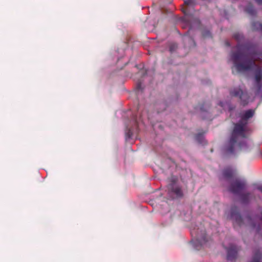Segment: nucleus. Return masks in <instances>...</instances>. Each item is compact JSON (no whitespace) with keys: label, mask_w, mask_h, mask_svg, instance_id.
<instances>
[{"label":"nucleus","mask_w":262,"mask_h":262,"mask_svg":"<svg viewBox=\"0 0 262 262\" xmlns=\"http://www.w3.org/2000/svg\"><path fill=\"white\" fill-rule=\"evenodd\" d=\"M233 38L238 42L236 45L238 51L232 52L231 55L234 67L238 73L250 71L253 68H255L254 73V78L256 93L258 94L262 89V68L256 64V61L257 60L256 57L257 55L262 57V53L258 54L256 51L252 50L249 53V55L251 58L250 59H245L242 62H239L244 57L243 53L239 51L243 48L242 46L239 44V42L243 40L244 36L242 33L237 32L233 34Z\"/></svg>","instance_id":"1"},{"label":"nucleus","mask_w":262,"mask_h":262,"mask_svg":"<svg viewBox=\"0 0 262 262\" xmlns=\"http://www.w3.org/2000/svg\"><path fill=\"white\" fill-rule=\"evenodd\" d=\"M255 114V110L252 109L245 111L241 116L242 120L238 123L234 124V127L229 140L224 145V151L227 154H232L234 152L235 147L239 138H245L246 127L247 120L252 118Z\"/></svg>","instance_id":"2"},{"label":"nucleus","mask_w":262,"mask_h":262,"mask_svg":"<svg viewBox=\"0 0 262 262\" xmlns=\"http://www.w3.org/2000/svg\"><path fill=\"white\" fill-rule=\"evenodd\" d=\"M247 184L245 180L236 179L230 184L228 189L229 192L239 195L246 188Z\"/></svg>","instance_id":"3"},{"label":"nucleus","mask_w":262,"mask_h":262,"mask_svg":"<svg viewBox=\"0 0 262 262\" xmlns=\"http://www.w3.org/2000/svg\"><path fill=\"white\" fill-rule=\"evenodd\" d=\"M230 95L232 97H238L242 105L245 106L248 103L249 96L248 93L243 91L240 88H234L230 89Z\"/></svg>","instance_id":"4"},{"label":"nucleus","mask_w":262,"mask_h":262,"mask_svg":"<svg viewBox=\"0 0 262 262\" xmlns=\"http://www.w3.org/2000/svg\"><path fill=\"white\" fill-rule=\"evenodd\" d=\"M195 234V236L196 237V240L192 241L194 248L196 250H199L201 249L203 246L206 243L207 241L206 232L205 231H204L202 232L201 234H200L198 229L196 231L194 230L191 231V234Z\"/></svg>","instance_id":"5"},{"label":"nucleus","mask_w":262,"mask_h":262,"mask_svg":"<svg viewBox=\"0 0 262 262\" xmlns=\"http://www.w3.org/2000/svg\"><path fill=\"white\" fill-rule=\"evenodd\" d=\"M176 178H172L171 183L168 185V192L174 194L176 198H182L183 196L182 188L176 184Z\"/></svg>","instance_id":"6"},{"label":"nucleus","mask_w":262,"mask_h":262,"mask_svg":"<svg viewBox=\"0 0 262 262\" xmlns=\"http://www.w3.org/2000/svg\"><path fill=\"white\" fill-rule=\"evenodd\" d=\"M239 248L235 245H231L227 249V259L231 262H234L236 257Z\"/></svg>","instance_id":"7"},{"label":"nucleus","mask_w":262,"mask_h":262,"mask_svg":"<svg viewBox=\"0 0 262 262\" xmlns=\"http://www.w3.org/2000/svg\"><path fill=\"white\" fill-rule=\"evenodd\" d=\"M231 216L233 220L239 225L243 224V219L239 214L238 208L236 206H233L231 208Z\"/></svg>","instance_id":"8"},{"label":"nucleus","mask_w":262,"mask_h":262,"mask_svg":"<svg viewBox=\"0 0 262 262\" xmlns=\"http://www.w3.org/2000/svg\"><path fill=\"white\" fill-rule=\"evenodd\" d=\"M248 262H262V251L260 249L254 250L252 259Z\"/></svg>","instance_id":"9"},{"label":"nucleus","mask_w":262,"mask_h":262,"mask_svg":"<svg viewBox=\"0 0 262 262\" xmlns=\"http://www.w3.org/2000/svg\"><path fill=\"white\" fill-rule=\"evenodd\" d=\"M239 195L240 196L241 202L243 204H248L252 198V194L250 192L241 193Z\"/></svg>","instance_id":"10"},{"label":"nucleus","mask_w":262,"mask_h":262,"mask_svg":"<svg viewBox=\"0 0 262 262\" xmlns=\"http://www.w3.org/2000/svg\"><path fill=\"white\" fill-rule=\"evenodd\" d=\"M235 171L231 167H227L223 171V176L226 179H230L234 176Z\"/></svg>","instance_id":"11"},{"label":"nucleus","mask_w":262,"mask_h":262,"mask_svg":"<svg viewBox=\"0 0 262 262\" xmlns=\"http://www.w3.org/2000/svg\"><path fill=\"white\" fill-rule=\"evenodd\" d=\"M245 11L251 16H255L256 14V11L251 3H249L246 6L245 9Z\"/></svg>","instance_id":"12"},{"label":"nucleus","mask_w":262,"mask_h":262,"mask_svg":"<svg viewBox=\"0 0 262 262\" xmlns=\"http://www.w3.org/2000/svg\"><path fill=\"white\" fill-rule=\"evenodd\" d=\"M183 12L185 14V21L186 22L187 25H188L189 26H191V20L192 18H193V16L188 13L187 8L183 10Z\"/></svg>","instance_id":"13"},{"label":"nucleus","mask_w":262,"mask_h":262,"mask_svg":"<svg viewBox=\"0 0 262 262\" xmlns=\"http://www.w3.org/2000/svg\"><path fill=\"white\" fill-rule=\"evenodd\" d=\"M252 29L253 31H262V24L258 21H254L252 23Z\"/></svg>","instance_id":"14"},{"label":"nucleus","mask_w":262,"mask_h":262,"mask_svg":"<svg viewBox=\"0 0 262 262\" xmlns=\"http://www.w3.org/2000/svg\"><path fill=\"white\" fill-rule=\"evenodd\" d=\"M195 140L201 144H204V137L202 134H198L195 137Z\"/></svg>","instance_id":"15"},{"label":"nucleus","mask_w":262,"mask_h":262,"mask_svg":"<svg viewBox=\"0 0 262 262\" xmlns=\"http://www.w3.org/2000/svg\"><path fill=\"white\" fill-rule=\"evenodd\" d=\"M184 4L187 6H192L195 5L194 0H184Z\"/></svg>","instance_id":"16"},{"label":"nucleus","mask_w":262,"mask_h":262,"mask_svg":"<svg viewBox=\"0 0 262 262\" xmlns=\"http://www.w3.org/2000/svg\"><path fill=\"white\" fill-rule=\"evenodd\" d=\"M202 35L204 38L211 37V33L209 31H204Z\"/></svg>","instance_id":"17"},{"label":"nucleus","mask_w":262,"mask_h":262,"mask_svg":"<svg viewBox=\"0 0 262 262\" xmlns=\"http://www.w3.org/2000/svg\"><path fill=\"white\" fill-rule=\"evenodd\" d=\"M126 136L127 138H130L132 136V132L129 129L127 132L126 133Z\"/></svg>","instance_id":"18"},{"label":"nucleus","mask_w":262,"mask_h":262,"mask_svg":"<svg viewBox=\"0 0 262 262\" xmlns=\"http://www.w3.org/2000/svg\"><path fill=\"white\" fill-rule=\"evenodd\" d=\"M177 45L175 44L171 45L169 48V50L170 52H173L174 51L175 49L177 48Z\"/></svg>","instance_id":"19"},{"label":"nucleus","mask_w":262,"mask_h":262,"mask_svg":"<svg viewBox=\"0 0 262 262\" xmlns=\"http://www.w3.org/2000/svg\"><path fill=\"white\" fill-rule=\"evenodd\" d=\"M247 50H250L251 49H253L254 48L253 45H246L245 47Z\"/></svg>","instance_id":"20"},{"label":"nucleus","mask_w":262,"mask_h":262,"mask_svg":"<svg viewBox=\"0 0 262 262\" xmlns=\"http://www.w3.org/2000/svg\"><path fill=\"white\" fill-rule=\"evenodd\" d=\"M257 189L262 192V185L258 186Z\"/></svg>","instance_id":"21"},{"label":"nucleus","mask_w":262,"mask_h":262,"mask_svg":"<svg viewBox=\"0 0 262 262\" xmlns=\"http://www.w3.org/2000/svg\"><path fill=\"white\" fill-rule=\"evenodd\" d=\"M255 1L258 4H259V5L262 4V0H255Z\"/></svg>","instance_id":"22"},{"label":"nucleus","mask_w":262,"mask_h":262,"mask_svg":"<svg viewBox=\"0 0 262 262\" xmlns=\"http://www.w3.org/2000/svg\"><path fill=\"white\" fill-rule=\"evenodd\" d=\"M226 46H228V47L230 46V43H229V42L228 41H226Z\"/></svg>","instance_id":"23"},{"label":"nucleus","mask_w":262,"mask_h":262,"mask_svg":"<svg viewBox=\"0 0 262 262\" xmlns=\"http://www.w3.org/2000/svg\"><path fill=\"white\" fill-rule=\"evenodd\" d=\"M137 88L138 89H140L141 88V84L140 83H139L137 85Z\"/></svg>","instance_id":"24"},{"label":"nucleus","mask_w":262,"mask_h":262,"mask_svg":"<svg viewBox=\"0 0 262 262\" xmlns=\"http://www.w3.org/2000/svg\"><path fill=\"white\" fill-rule=\"evenodd\" d=\"M201 110H202V111H203V112H206V110H205L203 109V107L201 108Z\"/></svg>","instance_id":"25"},{"label":"nucleus","mask_w":262,"mask_h":262,"mask_svg":"<svg viewBox=\"0 0 262 262\" xmlns=\"http://www.w3.org/2000/svg\"><path fill=\"white\" fill-rule=\"evenodd\" d=\"M190 40H191L192 41H193V40H192L191 38H189Z\"/></svg>","instance_id":"26"},{"label":"nucleus","mask_w":262,"mask_h":262,"mask_svg":"<svg viewBox=\"0 0 262 262\" xmlns=\"http://www.w3.org/2000/svg\"><path fill=\"white\" fill-rule=\"evenodd\" d=\"M221 106H223L222 103H221Z\"/></svg>","instance_id":"27"},{"label":"nucleus","mask_w":262,"mask_h":262,"mask_svg":"<svg viewBox=\"0 0 262 262\" xmlns=\"http://www.w3.org/2000/svg\"><path fill=\"white\" fill-rule=\"evenodd\" d=\"M184 40H186V38H185V37H184Z\"/></svg>","instance_id":"28"}]
</instances>
